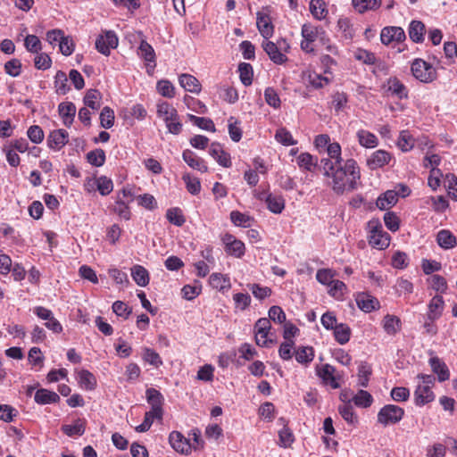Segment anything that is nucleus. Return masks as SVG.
Masks as SVG:
<instances>
[{
  "mask_svg": "<svg viewBox=\"0 0 457 457\" xmlns=\"http://www.w3.org/2000/svg\"><path fill=\"white\" fill-rule=\"evenodd\" d=\"M382 325L388 335H395L401 328V320L395 315L387 314L384 317Z\"/></svg>",
  "mask_w": 457,
  "mask_h": 457,
  "instance_id": "ea45409f",
  "label": "nucleus"
},
{
  "mask_svg": "<svg viewBox=\"0 0 457 457\" xmlns=\"http://www.w3.org/2000/svg\"><path fill=\"white\" fill-rule=\"evenodd\" d=\"M182 158L185 162L192 169L201 172H206L208 168L205 162L201 157L197 156L193 151L186 149L182 153Z\"/></svg>",
  "mask_w": 457,
  "mask_h": 457,
  "instance_id": "f3484780",
  "label": "nucleus"
},
{
  "mask_svg": "<svg viewBox=\"0 0 457 457\" xmlns=\"http://www.w3.org/2000/svg\"><path fill=\"white\" fill-rule=\"evenodd\" d=\"M411 71L414 78L423 83H430L436 78V69L422 59H415Z\"/></svg>",
  "mask_w": 457,
  "mask_h": 457,
  "instance_id": "0eeeda50",
  "label": "nucleus"
},
{
  "mask_svg": "<svg viewBox=\"0 0 457 457\" xmlns=\"http://www.w3.org/2000/svg\"><path fill=\"white\" fill-rule=\"evenodd\" d=\"M356 303L358 307L365 312H370L379 308V302L378 299L364 293L360 294L357 296Z\"/></svg>",
  "mask_w": 457,
  "mask_h": 457,
  "instance_id": "4be33fe9",
  "label": "nucleus"
},
{
  "mask_svg": "<svg viewBox=\"0 0 457 457\" xmlns=\"http://www.w3.org/2000/svg\"><path fill=\"white\" fill-rule=\"evenodd\" d=\"M429 364L435 374L437 375L439 381L443 382L449 379L450 373L447 366L438 357L429 359Z\"/></svg>",
  "mask_w": 457,
  "mask_h": 457,
  "instance_id": "5701e85b",
  "label": "nucleus"
},
{
  "mask_svg": "<svg viewBox=\"0 0 457 457\" xmlns=\"http://www.w3.org/2000/svg\"><path fill=\"white\" fill-rule=\"evenodd\" d=\"M147 403L151 405V411L157 415V420H162L163 415L162 405L164 398L160 391L155 388H147L145 391Z\"/></svg>",
  "mask_w": 457,
  "mask_h": 457,
  "instance_id": "9b49d317",
  "label": "nucleus"
},
{
  "mask_svg": "<svg viewBox=\"0 0 457 457\" xmlns=\"http://www.w3.org/2000/svg\"><path fill=\"white\" fill-rule=\"evenodd\" d=\"M271 325L270 319L261 318L254 325L255 342L259 346L268 347L273 340L269 337Z\"/></svg>",
  "mask_w": 457,
  "mask_h": 457,
  "instance_id": "1a4fd4ad",
  "label": "nucleus"
},
{
  "mask_svg": "<svg viewBox=\"0 0 457 457\" xmlns=\"http://www.w3.org/2000/svg\"><path fill=\"white\" fill-rule=\"evenodd\" d=\"M409 37L415 43H421L424 40L426 32L425 25L420 21H412L409 26Z\"/></svg>",
  "mask_w": 457,
  "mask_h": 457,
  "instance_id": "c85d7f7f",
  "label": "nucleus"
},
{
  "mask_svg": "<svg viewBox=\"0 0 457 457\" xmlns=\"http://www.w3.org/2000/svg\"><path fill=\"white\" fill-rule=\"evenodd\" d=\"M336 369L330 364H324L319 370L318 375L333 388H338L339 384L335 377Z\"/></svg>",
  "mask_w": 457,
  "mask_h": 457,
  "instance_id": "a878e982",
  "label": "nucleus"
},
{
  "mask_svg": "<svg viewBox=\"0 0 457 457\" xmlns=\"http://www.w3.org/2000/svg\"><path fill=\"white\" fill-rule=\"evenodd\" d=\"M69 134L65 129H60L50 132L47 137V145L54 150H61L68 143Z\"/></svg>",
  "mask_w": 457,
  "mask_h": 457,
  "instance_id": "2eb2a0df",
  "label": "nucleus"
},
{
  "mask_svg": "<svg viewBox=\"0 0 457 457\" xmlns=\"http://www.w3.org/2000/svg\"><path fill=\"white\" fill-rule=\"evenodd\" d=\"M390 160V154L385 150L380 149L373 152L367 159L366 163L369 169L374 170L388 164Z\"/></svg>",
  "mask_w": 457,
  "mask_h": 457,
  "instance_id": "4468645a",
  "label": "nucleus"
},
{
  "mask_svg": "<svg viewBox=\"0 0 457 457\" xmlns=\"http://www.w3.org/2000/svg\"><path fill=\"white\" fill-rule=\"evenodd\" d=\"M228 134L234 142H238L242 138V129L239 127L240 122L233 116L228 120Z\"/></svg>",
  "mask_w": 457,
  "mask_h": 457,
  "instance_id": "6e6d98bb",
  "label": "nucleus"
},
{
  "mask_svg": "<svg viewBox=\"0 0 457 457\" xmlns=\"http://www.w3.org/2000/svg\"><path fill=\"white\" fill-rule=\"evenodd\" d=\"M275 139L283 145H294L296 141L294 140L292 134L285 128H280L276 131Z\"/></svg>",
  "mask_w": 457,
  "mask_h": 457,
  "instance_id": "0e129e2a",
  "label": "nucleus"
},
{
  "mask_svg": "<svg viewBox=\"0 0 457 457\" xmlns=\"http://www.w3.org/2000/svg\"><path fill=\"white\" fill-rule=\"evenodd\" d=\"M397 145L403 152H408L414 146V138L409 131L403 130L399 135Z\"/></svg>",
  "mask_w": 457,
  "mask_h": 457,
  "instance_id": "603ef678",
  "label": "nucleus"
},
{
  "mask_svg": "<svg viewBox=\"0 0 457 457\" xmlns=\"http://www.w3.org/2000/svg\"><path fill=\"white\" fill-rule=\"evenodd\" d=\"M179 85L186 90L198 95L202 90V85L193 75L183 73L179 77Z\"/></svg>",
  "mask_w": 457,
  "mask_h": 457,
  "instance_id": "6ab92c4d",
  "label": "nucleus"
},
{
  "mask_svg": "<svg viewBox=\"0 0 457 457\" xmlns=\"http://www.w3.org/2000/svg\"><path fill=\"white\" fill-rule=\"evenodd\" d=\"M436 241L444 249H452L456 245L455 236L446 229H442L437 233Z\"/></svg>",
  "mask_w": 457,
  "mask_h": 457,
  "instance_id": "2f4dec72",
  "label": "nucleus"
},
{
  "mask_svg": "<svg viewBox=\"0 0 457 457\" xmlns=\"http://www.w3.org/2000/svg\"><path fill=\"white\" fill-rule=\"evenodd\" d=\"M68 78L65 72L58 71L54 76V88L57 94L65 95L69 90Z\"/></svg>",
  "mask_w": 457,
  "mask_h": 457,
  "instance_id": "c03bdc74",
  "label": "nucleus"
},
{
  "mask_svg": "<svg viewBox=\"0 0 457 457\" xmlns=\"http://www.w3.org/2000/svg\"><path fill=\"white\" fill-rule=\"evenodd\" d=\"M321 31H324L321 28L315 27L311 23H305L302 26L301 34L303 39L314 42L318 38L320 40Z\"/></svg>",
  "mask_w": 457,
  "mask_h": 457,
  "instance_id": "a19ab883",
  "label": "nucleus"
},
{
  "mask_svg": "<svg viewBox=\"0 0 457 457\" xmlns=\"http://www.w3.org/2000/svg\"><path fill=\"white\" fill-rule=\"evenodd\" d=\"M445 302L442 296H434L428 304V319L429 320H437L444 310Z\"/></svg>",
  "mask_w": 457,
  "mask_h": 457,
  "instance_id": "393cba45",
  "label": "nucleus"
},
{
  "mask_svg": "<svg viewBox=\"0 0 457 457\" xmlns=\"http://www.w3.org/2000/svg\"><path fill=\"white\" fill-rule=\"evenodd\" d=\"M157 91L164 97L173 98L175 96V87L172 83L166 79H162L157 82Z\"/></svg>",
  "mask_w": 457,
  "mask_h": 457,
  "instance_id": "13d9d810",
  "label": "nucleus"
},
{
  "mask_svg": "<svg viewBox=\"0 0 457 457\" xmlns=\"http://www.w3.org/2000/svg\"><path fill=\"white\" fill-rule=\"evenodd\" d=\"M353 402L358 407L367 408L372 404L373 397L369 392L361 389L353 396Z\"/></svg>",
  "mask_w": 457,
  "mask_h": 457,
  "instance_id": "de8ad7c7",
  "label": "nucleus"
},
{
  "mask_svg": "<svg viewBox=\"0 0 457 457\" xmlns=\"http://www.w3.org/2000/svg\"><path fill=\"white\" fill-rule=\"evenodd\" d=\"M326 152L328 155L327 159L332 160L337 164H340L345 162L341 157V146L337 142H333L330 145H328L326 149Z\"/></svg>",
  "mask_w": 457,
  "mask_h": 457,
  "instance_id": "69168bd1",
  "label": "nucleus"
},
{
  "mask_svg": "<svg viewBox=\"0 0 457 457\" xmlns=\"http://www.w3.org/2000/svg\"><path fill=\"white\" fill-rule=\"evenodd\" d=\"M320 163L328 179V186L335 194L343 195L357 189L361 171L355 160L347 159L343 163L337 164L330 159H321Z\"/></svg>",
  "mask_w": 457,
  "mask_h": 457,
  "instance_id": "f257e3e1",
  "label": "nucleus"
},
{
  "mask_svg": "<svg viewBox=\"0 0 457 457\" xmlns=\"http://www.w3.org/2000/svg\"><path fill=\"white\" fill-rule=\"evenodd\" d=\"M353 6L359 13L375 11L381 5V0H352Z\"/></svg>",
  "mask_w": 457,
  "mask_h": 457,
  "instance_id": "7c9ffc66",
  "label": "nucleus"
},
{
  "mask_svg": "<svg viewBox=\"0 0 457 457\" xmlns=\"http://www.w3.org/2000/svg\"><path fill=\"white\" fill-rule=\"evenodd\" d=\"M79 386L86 390H93L96 386V378L93 373L87 370H82L78 373Z\"/></svg>",
  "mask_w": 457,
  "mask_h": 457,
  "instance_id": "72a5a7b5",
  "label": "nucleus"
},
{
  "mask_svg": "<svg viewBox=\"0 0 457 457\" xmlns=\"http://www.w3.org/2000/svg\"><path fill=\"white\" fill-rule=\"evenodd\" d=\"M96 188L102 195H107L112 191L113 183L111 179L101 176L96 179Z\"/></svg>",
  "mask_w": 457,
  "mask_h": 457,
  "instance_id": "338daca9",
  "label": "nucleus"
},
{
  "mask_svg": "<svg viewBox=\"0 0 457 457\" xmlns=\"http://www.w3.org/2000/svg\"><path fill=\"white\" fill-rule=\"evenodd\" d=\"M182 179L186 184L187 191L192 195H197L201 191V183L197 178L192 177L190 174L186 173L183 175Z\"/></svg>",
  "mask_w": 457,
  "mask_h": 457,
  "instance_id": "bf43d9fd",
  "label": "nucleus"
},
{
  "mask_svg": "<svg viewBox=\"0 0 457 457\" xmlns=\"http://www.w3.org/2000/svg\"><path fill=\"white\" fill-rule=\"evenodd\" d=\"M307 82L310 86L318 89L328 85L330 79L313 71L308 74Z\"/></svg>",
  "mask_w": 457,
  "mask_h": 457,
  "instance_id": "052dcab7",
  "label": "nucleus"
},
{
  "mask_svg": "<svg viewBox=\"0 0 457 457\" xmlns=\"http://www.w3.org/2000/svg\"><path fill=\"white\" fill-rule=\"evenodd\" d=\"M209 282L213 288L219 291L228 290L231 287L229 278L221 273H212L210 276Z\"/></svg>",
  "mask_w": 457,
  "mask_h": 457,
  "instance_id": "bb28decb",
  "label": "nucleus"
},
{
  "mask_svg": "<svg viewBox=\"0 0 457 457\" xmlns=\"http://www.w3.org/2000/svg\"><path fill=\"white\" fill-rule=\"evenodd\" d=\"M333 330L335 339L340 345H345L350 340L351 329L348 325L339 323Z\"/></svg>",
  "mask_w": 457,
  "mask_h": 457,
  "instance_id": "79ce46f5",
  "label": "nucleus"
},
{
  "mask_svg": "<svg viewBox=\"0 0 457 457\" xmlns=\"http://www.w3.org/2000/svg\"><path fill=\"white\" fill-rule=\"evenodd\" d=\"M310 12L319 21L324 20L328 13L323 0H312L310 2Z\"/></svg>",
  "mask_w": 457,
  "mask_h": 457,
  "instance_id": "e433bc0d",
  "label": "nucleus"
},
{
  "mask_svg": "<svg viewBox=\"0 0 457 457\" xmlns=\"http://www.w3.org/2000/svg\"><path fill=\"white\" fill-rule=\"evenodd\" d=\"M76 106L71 102H62L58 105V112L66 127H71L76 115Z\"/></svg>",
  "mask_w": 457,
  "mask_h": 457,
  "instance_id": "412c9836",
  "label": "nucleus"
},
{
  "mask_svg": "<svg viewBox=\"0 0 457 457\" xmlns=\"http://www.w3.org/2000/svg\"><path fill=\"white\" fill-rule=\"evenodd\" d=\"M405 37L404 30L401 27H386L380 33L381 43L386 46L393 42H402Z\"/></svg>",
  "mask_w": 457,
  "mask_h": 457,
  "instance_id": "ddd939ff",
  "label": "nucleus"
},
{
  "mask_svg": "<svg viewBox=\"0 0 457 457\" xmlns=\"http://www.w3.org/2000/svg\"><path fill=\"white\" fill-rule=\"evenodd\" d=\"M314 358V350L311 346H301L295 351V360L301 364H309Z\"/></svg>",
  "mask_w": 457,
  "mask_h": 457,
  "instance_id": "37998d69",
  "label": "nucleus"
},
{
  "mask_svg": "<svg viewBox=\"0 0 457 457\" xmlns=\"http://www.w3.org/2000/svg\"><path fill=\"white\" fill-rule=\"evenodd\" d=\"M101 95L96 89H89L84 96V104L87 107L96 111L100 108Z\"/></svg>",
  "mask_w": 457,
  "mask_h": 457,
  "instance_id": "49530a36",
  "label": "nucleus"
},
{
  "mask_svg": "<svg viewBox=\"0 0 457 457\" xmlns=\"http://www.w3.org/2000/svg\"><path fill=\"white\" fill-rule=\"evenodd\" d=\"M247 287L252 292L253 295L258 300H264L271 295L272 290L269 287H263L260 284H248Z\"/></svg>",
  "mask_w": 457,
  "mask_h": 457,
  "instance_id": "8fccbe9b",
  "label": "nucleus"
},
{
  "mask_svg": "<svg viewBox=\"0 0 457 457\" xmlns=\"http://www.w3.org/2000/svg\"><path fill=\"white\" fill-rule=\"evenodd\" d=\"M418 385L414 392L415 404L423 406L435 399V395L431 388L435 383L433 375L419 374L417 376Z\"/></svg>",
  "mask_w": 457,
  "mask_h": 457,
  "instance_id": "7ed1b4c3",
  "label": "nucleus"
},
{
  "mask_svg": "<svg viewBox=\"0 0 457 457\" xmlns=\"http://www.w3.org/2000/svg\"><path fill=\"white\" fill-rule=\"evenodd\" d=\"M257 28L261 35L264 37V40L269 39L272 37L274 32V27L271 23L270 16L263 12H257Z\"/></svg>",
  "mask_w": 457,
  "mask_h": 457,
  "instance_id": "a211bd4d",
  "label": "nucleus"
},
{
  "mask_svg": "<svg viewBox=\"0 0 457 457\" xmlns=\"http://www.w3.org/2000/svg\"><path fill=\"white\" fill-rule=\"evenodd\" d=\"M262 47L274 63L280 65L287 62L283 51L287 52L290 46L286 39L280 38L277 43L266 39L262 41Z\"/></svg>",
  "mask_w": 457,
  "mask_h": 457,
  "instance_id": "20e7f679",
  "label": "nucleus"
},
{
  "mask_svg": "<svg viewBox=\"0 0 457 457\" xmlns=\"http://www.w3.org/2000/svg\"><path fill=\"white\" fill-rule=\"evenodd\" d=\"M156 114L161 119L169 133L172 135H179L183 129L180 116L177 109L166 101H159L156 104Z\"/></svg>",
  "mask_w": 457,
  "mask_h": 457,
  "instance_id": "f03ea898",
  "label": "nucleus"
},
{
  "mask_svg": "<svg viewBox=\"0 0 457 457\" xmlns=\"http://www.w3.org/2000/svg\"><path fill=\"white\" fill-rule=\"evenodd\" d=\"M221 241L224 244L225 251L228 254L236 258H241L245 254V244L237 239L233 235L228 233L223 235Z\"/></svg>",
  "mask_w": 457,
  "mask_h": 457,
  "instance_id": "9d476101",
  "label": "nucleus"
},
{
  "mask_svg": "<svg viewBox=\"0 0 457 457\" xmlns=\"http://www.w3.org/2000/svg\"><path fill=\"white\" fill-rule=\"evenodd\" d=\"M371 372V367L367 362H361L358 367V386L367 387Z\"/></svg>",
  "mask_w": 457,
  "mask_h": 457,
  "instance_id": "a18cd8bd",
  "label": "nucleus"
},
{
  "mask_svg": "<svg viewBox=\"0 0 457 457\" xmlns=\"http://www.w3.org/2000/svg\"><path fill=\"white\" fill-rule=\"evenodd\" d=\"M239 77L245 86H250L253 82V67L250 63L242 62L238 66Z\"/></svg>",
  "mask_w": 457,
  "mask_h": 457,
  "instance_id": "09e8293b",
  "label": "nucleus"
},
{
  "mask_svg": "<svg viewBox=\"0 0 457 457\" xmlns=\"http://www.w3.org/2000/svg\"><path fill=\"white\" fill-rule=\"evenodd\" d=\"M296 162L300 169L313 171L318 164V159L309 153H302L297 156Z\"/></svg>",
  "mask_w": 457,
  "mask_h": 457,
  "instance_id": "c756f323",
  "label": "nucleus"
},
{
  "mask_svg": "<svg viewBox=\"0 0 457 457\" xmlns=\"http://www.w3.org/2000/svg\"><path fill=\"white\" fill-rule=\"evenodd\" d=\"M119 39L112 30H104L96 40V48L102 54L108 56L112 49L118 46Z\"/></svg>",
  "mask_w": 457,
  "mask_h": 457,
  "instance_id": "6e6552de",
  "label": "nucleus"
},
{
  "mask_svg": "<svg viewBox=\"0 0 457 457\" xmlns=\"http://www.w3.org/2000/svg\"><path fill=\"white\" fill-rule=\"evenodd\" d=\"M87 162L96 167H101L105 162V154L102 149L90 151L87 154Z\"/></svg>",
  "mask_w": 457,
  "mask_h": 457,
  "instance_id": "680f3d73",
  "label": "nucleus"
},
{
  "mask_svg": "<svg viewBox=\"0 0 457 457\" xmlns=\"http://www.w3.org/2000/svg\"><path fill=\"white\" fill-rule=\"evenodd\" d=\"M404 416V410L395 404H386L378 412V422L383 427L395 425L400 422Z\"/></svg>",
  "mask_w": 457,
  "mask_h": 457,
  "instance_id": "39448f33",
  "label": "nucleus"
},
{
  "mask_svg": "<svg viewBox=\"0 0 457 457\" xmlns=\"http://www.w3.org/2000/svg\"><path fill=\"white\" fill-rule=\"evenodd\" d=\"M370 235L369 244L378 250L386 249L390 244V237L382 228L378 221L371 220L369 222Z\"/></svg>",
  "mask_w": 457,
  "mask_h": 457,
  "instance_id": "423d86ee",
  "label": "nucleus"
},
{
  "mask_svg": "<svg viewBox=\"0 0 457 457\" xmlns=\"http://www.w3.org/2000/svg\"><path fill=\"white\" fill-rule=\"evenodd\" d=\"M169 442L171 447L181 454L187 455L192 452L191 441L179 431H172L170 434Z\"/></svg>",
  "mask_w": 457,
  "mask_h": 457,
  "instance_id": "f8f14e48",
  "label": "nucleus"
},
{
  "mask_svg": "<svg viewBox=\"0 0 457 457\" xmlns=\"http://www.w3.org/2000/svg\"><path fill=\"white\" fill-rule=\"evenodd\" d=\"M34 399L38 404H50L58 403L60 396L54 391L41 388L36 392Z\"/></svg>",
  "mask_w": 457,
  "mask_h": 457,
  "instance_id": "b1692460",
  "label": "nucleus"
},
{
  "mask_svg": "<svg viewBox=\"0 0 457 457\" xmlns=\"http://www.w3.org/2000/svg\"><path fill=\"white\" fill-rule=\"evenodd\" d=\"M189 120L197 127L207 131H215V126L213 121L205 117H198L193 114H188Z\"/></svg>",
  "mask_w": 457,
  "mask_h": 457,
  "instance_id": "5fc2aeb1",
  "label": "nucleus"
},
{
  "mask_svg": "<svg viewBox=\"0 0 457 457\" xmlns=\"http://www.w3.org/2000/svg\"><path fill=\"white\" fill-rule=\"evenodd\" d=\"M131 276L134 281L140 287H145L149 283L148 271L141 265H135L131 268Z\"/></svg>",
  "mask_w": 457,
  "mask_h": 457,
  "instance_id": "58836bf2",
  "label": "nucleus"
},
{
  "mask_svg": "<svg viewBox=\"0 0 457 457\" xmlns=\"http://www.w3.org/2000/svg\"><path fill=\"white\" fill-rule=\"evenodd\" d=\"M142 358L145 362L154 366L155 368H158L161 365H162V358L160 357L159 353H156L154 349L144 347Z\"/></svg>",
  "mask_w": 457,
  "mask_h": 457,
  "instance_id": "3c124183",
  "label": "nucleus"
},
{
  "mask_svg": "<svg viewBox=\"0 0 457 457\" xmlns=\"http://www.w3.org/2000/svg\"><path fill=\"white\" fill-rule=\"evenodd\" d=\"M230 220L234 225L245 228L250 227L252 222V219L250 216L242 213L238 211H233L230 212Z\"/></svg>",
  "mask_w": 457,
  "mask_h": 457,
  "instance_id": "774afa93",
  "label": "nucleus"
},
{
  "mask_svg": "<svg viewBox=\"0 0 457 457\" xmlns=\"http://www.w3.org/2000/svg\"><path fill=\"white\" fill-rule=\"evenodd\" d=\"M138 54L146 62L147 72L154 70L156 65L155 52L153 46L145 40H141L138 47Z\"/></svg>",
  "mask_w": 457,
  "mask_h": 457,
  "instance_id": "dca6fc26",
  "label": "nucleus"
},
{
  "mask_svg": "<svg viewBox=\"0 0 457 457\" xmlns=\"http://www.w3.org/2000/svg\"><path fill=\"white\" fill-rule=\"evenodd\" d=\"M167 220L173 225L178 227L182 226L186 219L182 214V211L179 208H170L166 212Z\"/></svg>",
  "mask_w": 457,
  "mask_h": 457,
  "instance_id": "e2e57ef3",
  "label": "nucleus"
},
{
  "mask_svg": "<svg viewBox=\"0 0 457 457\" xmlns=\"http://www.w3.org/2000/svg\"><path fill=\"white\" fill-rule=\"evenodd\" d=\"M114 112L108 106L102 109L100 113V124L104 129H110L114 124Z\"/></svg>",
  "mask_w": 457,
  "mask_h": 457,
  "instance_id": "4d7b16f0",
  "label": "nucleus"
},
{
  "mask_svg": "<svg viewBox=\"0 0 457 457\" xmlns=\"http://www.w3.org/2000/svg\"><path fill=\"white\" fill-rule=\"evenodd\" d=\"M397 200V193H395V190H387L378 196L376 201V204L380 210H387L395 205Z\"/></svg>",
  "mask_w": 457,
  "mask_h": 457,
  "instance_id": "cd10ccee",
  "label": "nucleus"
},
{
  "mask_svg": "<svg viewBox=\"0 0 457 457\" xmlns=\"http://www.w3.org/2000/svg\"><path fill=\"white\" fill-rule=\"evenodd\" d=\"M388 90L399 99L407 98L408 90L405 86L397 79L390 78L388 79Z\"/></svg>",
  "mask_w": 457,
  "mask_h": 457,
  "instance_id": "4c0bfd02",
  "label": "nucleus"
},
{
  "mask_svg": "<svg viewBox=\"0 0 457 457\" xmlns=\"http://www.w3.org/2000/svg\"><path fill=\"white\" fill-rule=\"evenodd\" d=\"M86 430V421L81 419H78L72 425H63L62 431L68 436H82Z\"/></svg>",
  "mask_w": 457,
  "mask_h": 457,
  "instance_id": "c9c22d12",
  "label": "nucleus"
},
{
  "mask_svg": "<svg viewBox=\"0 0 457 457\" xmlns=\"http://www.w3.org/2000/svg\"><path fill=\"white\" fill-rule=\"evenodd\" d=\"M265 202L268 209L273 213H281L285 208V200L279 195L270 194L266 196Z\"/></svg>",
  "mask_w": 457,
  "mask_h": 457,
  "instance_id": "473e14b6",
  "label": "nucleus"
},
{
  "mask_svg": "<svg viewBox=\"0 0 457 457\" xmlns=\"http://www.w3.org/2000/svg\"><path fill=\"white\" fill-rule=\"evenodd\" d=\"M184 103L188 109H190L191 111H193L195 112L201 113V114H204L207 112L206 105L200 100L195 99L192 96H185Z\"/></svg>",
  "mask_w": 457,
  "mask_h": 457,
  "instance_id": "864d4df0",
  "label": "nucleus"
},
{
  "mask_svg": "<svg viewBox=\"0 0 457 457\" xmlns=\"http://www.w3.org/2000/svg\"><path fill=\"white\" fill-rule=\"evenodd\" d=\"M360 145L366 148H374L378 145V137L371 132L361 129L357 132Z\"/></svg>",
  "mask_w": 457,
  "mask_h": 457,
  "instance_id": "f704fd0d",
  "label": "nucleus"
},
{
  "mask_svg": "<svg viewBox=\"0 0 457 457\" xmlns=\"http://www.w3.org/2000/svg\"><path fill=\"white\" fill-rule=\"evenodd\" d=\"M209 153L210 155L215 159L220 165L225 168L231 166L230 155L223 150L220 144L212 143L210 146Z\"/></svg>",
  "mask_w": 457,
  "mask_h": 457,
  "instance_id": "aec40b11",
  "label": "nucleus"
}]
</instances>
